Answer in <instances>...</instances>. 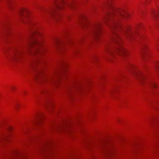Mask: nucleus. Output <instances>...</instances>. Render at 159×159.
Segmentation results:
<instances>
[{"label":"nucleus","instance_id":"obj_1","mask_svg":"<svg viewBox=\"0 0 159 159\" xmlns=\"http://www.w3.org/2000/svg\"><path fill=\"white\" fill-rule=\"evenodd\" d=\"M105 5L110 9V12L104 16V21L107 23L109 22L111 25L112 32L116 36L119 34V40L121 39L119 33H123L128 39H135L137 34V31L131 30L128 26L122 25V20L126 19L128 16L126 11L123 9H118L115 7L111 0H107Z\"/></svg>","mask_w":159,"mask_h":159},{"label":"nucleus","instance_id":"obj_2","mask_svg":"<svg viewBox=\"0 0 159 159\" xmlns=\"http://www.w3.org/2000/svg\"><path fill=\"white\" fill-rule=\"evenodd\" d=\"M54 5L49 11L46 9L41 8V10L43 13L47 12L52 15H53L54 13H57L58 10L62 9L64 7H68L70 8H73L75 7V2L72 1L70 2H67L66 0H53Z\"/></svg>","mask_w":159,"mask_h":159},{"label":"nucleus","instance_id":"obj_3","mask_svg":"<svg viewBox=\"0 0 159 159\" xmlns=\"http://www.w3.org/2000/svg\"><path fill=\"white\" fill-rule=\"evenodd\" d=\"M41 35V32L37 27H33L31 30L30 37L26 43V46L29 47L34 48L40 46L42 44V40L38 37Z\"/></svg>","mask_w":159,"mask_h":159},{"label":"nucleus","instance_id":"obj_4","mask_svg":"<svg viewBox=\"0 0 159 159\" xmlns=\"http://www.w3.org/2000/svg\"><path fill=\"white\" fill-rule=\"evenodd\" d=\"M84 25L89 29L91 34L95 37H97L100 31L101 23L97 22L92 25H90L87 23H84Z\"/></svg>","mask_w":159,"mask_h":159},{"label":"nucleus","instance_id":"obj_5","mask_svg":"<svg viewBox=\"0 0 159 159\" xmlns=\"http://www.w3.org/2000/svg\"><path fill=\"white\" fill-rule=\"evenodd\" d=\"M5 55L8 60L19 62L20 60L22 53L18 50H15L12 52L6 53Z\"/></svg>","mask_w":159,"mask_h":159},{"label":"nucleus","instance_id":"obj_6","mask_svg":"<svg viewBox=\"0 0 159 159\" xmlns=\"http://www.w3.org/2000/svg\"><path fill=\"white\" fill-rule=\"evenodd\" d=\"M36 77L37 78H39L41 82L43 84L49 83L55 81L53 79L52 76H48L45 75L41 71L38 72Z\"/></svg>","mask_w":159,"mask_h":159},{"label":"nucleus","instance_id":"obj_7","mask_svg":"<svg viewBox=\"0 0 159 159\" xmlns=\"http://www.w3.org/2000/svg\"><path fill=\"white\" fill-rule=\"evenodd\" d=\"M53 43L56 46L63 48L67 46L68 44H70L71 42L68 40L64 41L58 38H56L54 40Z\"/></svg>","mask_w":159,"mask_h":159},{"label":"nucleus","instance_id":"obj_8","mask_svg":"<svg viewBox=\"0 0 159 159\" xmlns=\"http://www.w3.org/2000/svg\"><path fill=\"white\" fill-rule=\"evenodd\" d=\"M43 116L42 114H40L38 115L36 118H35V121L34 123L36 125L39 126L40 124L41 117Z\"/></svg>","mask_w":159,"mask_h":159},{"label":"nucleus","instance_id":"obj_9","mask_svg":"<svg viewBox=\"0 0 159 159\" xmlns=\"http://www.w3.org/2000/svg\"><path fill=\"white\" fill-rule=\"evenodd\" d=\"M29 13L28 11L26 8H22L20 9L19 11L20 16H23L25 14H28Z\"/></svg>","mask_w":159,"mask_h":159},{"label":"nucleus","instance_id":"obj_10","mask_svg":"<svg viewBox=\"0 0 159 159\" xmlns=\"http://www.w3.org/2000/svg\"><path fill=\"white\" fill-rule=\"evenodd\" d=\"M136 75L138 79L140 80L143 79L144 78V76L143 75L141 72L136 73Z\"/></svg>","mask_w":159,"mask_h":159},{"label":"nucleus","instance_id":"obj_11","mask_svg":"<svg viewBox=\"0 0 159 159\" xmlns=\"http://www.w3.org/2000/svg\"><path fill=\"white\" fill-rule=\"evenodd\" d=\"M60 129L62 130H68V128L66 126V123L64 124L60 128Z\"/></svg>","mask_w":159,"mask_h":159},{"label":"nucleus","instance_id":"obj_12","mask_svg":"<svg viewBox=\"0 0 159 159\" xmlns=\"http://www.w3.org/2000/svg\"><path fill=\"white\" fill-rule=\"evenodd\" d=\"M155 70L158 75H159V63H157L155 66Z\"/></svg>","mask_w":159,"mask_h":159},{"label":"nucleus","instance_id":"obj_13","mask_svg":"<svg viewBox=\"0 0 159 159\" xmlns=\"http://www.w3.org/2000/svg\"><path fill=\"white\" fill-rule=\"evenodd\" d=\"M151 16L152 18H154V17H157L158 16V13L156 12L154 10H153L152 11V12L151 13Z\"/></svg>","mask_w":159,"mask_h":159},{"label":"nucleus","instance_id":"obj_14","mask_svg":"<svg viewBox=\"0 0 159 159\" xmlns=\"http://www.w3.org/2000/svg\"><path fill=\"white\" fill-rule=\"evenodd\" d=\"M149 85L152 88H156L157 86L156 83L153 81H151L149 83Z\"/></svg>","mask_w":159,"mask_h":159},{"label":"nucleus","instance_id":"obj_15","mask_svg":"<svg viewBox=\"0 0 159 159\" xmlns=\"http://www.w3.org/2000/svg\"><path fill=\"white\" fill-rule=\"evenodd\" d=\"M121 51L120 52V54L121 55L125 56L127 54L126 52H125V50H120Z\"/></svg>","mask_w":159,"mask_h":159},{"label":"nucleus","instance_id":"obj_16","mask_svg":"<svg viewBox=\"0 0 159 159\" xmlns=\"http://www.w3.org/2000/svg\"><path fill=\"white\" fill-rule=\"evenodd\" d=\"M7 138L6 137H1L0 138V141H2L3 139H6Z\"/></svg>","mask_w":159,"mask_h":159},{"label":"nucleus","instance_id":"obj_17","mask_svg":"<svg viewBox=\"0 0 159 159\" xmlns=\"http://www.w3.org/2000/svg\"><path fill=\"white\" fill-rule=\"evenodd\" d=\"M157 45H158L159 46V39L157 41Z\"/></svg>","mask_w":159,"mask_h":159},{"label":"nucleus","instance_id":"obj_18","mask_svg":"<svg viewBox=\"0 0 159 159\" xmlns=\"http://www.w3.org/2000/svg\"><path fill=\"white\" fill-rule=\"evenodd\" d=\"M32 66V64H30V65L29 66V67H28L29 68H30V67H31Z\"/></svg>","mask_w":159,"mask_h":159},{"label":"nucleus","instance_id":"obj_19","mask_svg":"<svg viewBox=\"0 0 159 159\" xmlns=\"http://www.w3.org/2000/svg\"><path fill=\"white\" fill-rule=\"evenodd\" d=\"M114 40H115V41L116 42H117V39H114Z\"/></svg>","mask_w":159,"mask_h":159},{"label":"nucleus","instance_id":"obj_20","mask_svg":"<svg viewBox=\"0 0 159 159\" xmlns=\"http://www.w3.org/2000/svg\"><path fill=\"white\" fill-rule=\"evenodd\" d=\"M82 40H83V39H81L79 41V42H80L82 41Z\"/></svg>","mask_w":159,"mask_h":159},{"label":"nucleus","instance_id":"obj_21","mask_svg":"<svg viewBox=\"0 0 159 159\" xmlns=\"http://www.w3.org/2000/svg\"><path fill=\"white\" fill-rule=\"evenodd\" d=\"M83 18L84 19H86V18L85 17H84V16Z\"/></svg>","mask_w":159,"mask_h":159},{"label":"nucleus","instance_id":"obj_22","mask_svg":"<svg viewBox=\"0 0 159 159\" xmlns=\"http://www.w3.org/2000/svg\"><path fill=\"white\" fill-rule=\"evenodd\" d=\"M47 104H50V103L49 102H48L47 103Z\"/></svg>","mask_w":159,"mask_h":159},{"label":"nucleus","instance_id":"obj_23","mask_svg":"<svg viewBox=\"0 0 159 159\" xmlns=\"http://www.w3.org/2000/svg\"><path fill=\"white\" fill-rule=\"evenodd\" d=\"M146 2H147V3H148V0H146Z\"/></svg>","mask_w":159,"mask_h":159},{"label":"nucleus","instance_id":"obj_24","mask_svg":"<svg viewBox=\"0 0 159 159\" xmlns=\"http://www.w3.org/2000/svg\"><path fill=\"white\" fill-rule=\"evenodd\" d=\"M130 66H132V65H131V64H130Z\"/></svg>","mask_w":159,"mask_h":159},{"label":"nucleus","instance_id":"obj_25","mask_svg":"<svg viewBox=\"0 0 159 159\" xmlns=\"http://www.w3.org/2000/svg\"><path fill=\"white\" fill-rule=\"evenodd\" d=\"M66 34H67V32H66V33H65Z\"/></svg>","mask_w":159,"mask_h":159},{"label":"nucleus","instance_id":"obj_26","mask_svg":"<svg viewBox=\"0 0 159 159\" xmlns=\"http://www.w3.org/2000/svg\"><path fill=\"white\" fill-rule=\"evenodd\" d=\"M38 53H39V52H37V53L38 54Z\"/></svg>","mask_w":159,"mask_h":159},{"label":"nucleus","instance_id":"obj_27","mask_svg":"<svg viewBox=\"0 0 159 159\" xmlns=\"http://www.w3.org/2000/svg\"><path fill=\"white\" fill-rule=\"evenodd\" d=\"M31 24H32V25L34 24H33V23H32Z\"/></svg>","mask_w":159,"mask_h":159},{"label":"nucleus","instance_id":"obj_28","mask_svg":"<svg viewBox=\"0 0 159 159\" xmlns=\"http://www.w3.org/2000/svg\"><path fill=\"white\" fill-rule=\"evenodd\" d=\"M36 54L37 53V52H36ZM35 54H36V53H35Z\"/></svg>","mask_w":159,"mask_h":159}]
</instances>
